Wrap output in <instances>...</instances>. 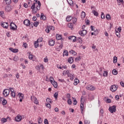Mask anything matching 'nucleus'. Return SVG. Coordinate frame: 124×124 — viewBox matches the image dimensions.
Returning <instances> with one entry per match:
<instances>
[{
  "label": "nucleus",
  "mask_w": 124,
  "mask_h": 124,
  "mask_svg": "<svg viewBox=\"0 0 124 124\" xmlns=\"http://www.w3.org/2000/svg\"><path fill=\"white\" fill-rule=\"evenodd\" d=\"M35 3H33L31 8L34 14L37 13V11L40 10V7L41 6V2L40 1L34 0Z\"/></svg>",
  "instance_id": "obj_1"
},
{
  "label": "nucleus",
  "mask_w": 124,
  "mask_h": 124,
  "mask_svg": "<svg viewBox=\"0 0 124 124\" xmlns=\"http://www.w3.org/2000/svg\"><path fill=\"white\" fill-rule=\"evenodd\" d=\"M50 82L51 83L52 85H53V87L54 88H58V83L57 82L54 81H53V80H54V78H53L52 77H50L49 78Z\"/></svg>",
  "instance_id": "obj_2"
},
{
  "label": "nucleus",
  "mask_w": 124,
  "mask_h": 124,
  "mask_svg": "<svg viewBox=\"0 0 124 124\" xmlns=\"http://www.w3.org/2000/svg\"><path fill=\"white\" fill-rule=\"evenodd\" d=\"M82 99L83 96L81 97L80 99V109L81 114H83V111H84V101H83Z\"/></svg>",
  "instance_id": "obj_3"
},
{
  "label": "nucleus",
  "mask_w": 124,
  "mask_h": 124,
  "mask_svg": "<svg viewBox=\"0 0 124 124\" xmlns=\"http://www.w3.org/2000/svg\"><path fill=\"white\" fill-rule=\"evenodd\" d=\"M116 108H117V107L114 105L111 107H110L108 108V110L109 111V112H110V113H114V112H116V111L117 110Z\"/></svg>",
  "instance_id": "obj_4"
},
{
  "label": "nucleus",
  "mask_w": 124,
  "mask_h": 124,
  "mask_svg": "<svg viewBox=\"0 0 124 124\" xmlns=\"http://www.w3.org/2000/svg\"><path fill=\"white\" fill-rule=\"evenodd\" d=\"M9 93H10V90L8 89H4L3 91V94L5 97L9 95Z\"/></svg>",
  "instance_id": "obj_5"
},
{
  "label": "nucleus",
  "mask_w": 124,
  "mask_h": 124,
  "mask_svg": "<svg viewBox=\"0 0 124 124\" xmlns=\"http://www.w3.org/2000/svg\"><path fill=\"white\" fill-rule=\"evenodd\" d=\"M12 9H13V8H12V6L10 5H8L5 7L6 12H11Z\"/></svg>",
  "instance_id": "obj_6"
},
{
  "label": "nucleus",
  "mask_w": 124,
  "mask_h": 124,
  "mask_svg": "<svg viewBox=\"0 0 124 124\" xmlns=\"http://www.w3.org/2000/svg\"><path fill=\"white\" fill-rule=\"evenodd\" d=\"M117 89H118V85H113L110 87V91L113 93L116 92V91H117Z\"/></svg>",
  "instance_id": "obj_7"
},
{
  "label": "nucleus",
  "mask_w": 124,
  "mask_h": 124,
  "mask_svg": "<svg viewBox=\"0 0 124 124\" xmlns=\"http://www.w3.org/2000/svg\"><path fill=\"white\" fill-rule=\"evenodd\" d=\"M55 42H56L55 41V40L52 39H49L48 40V45H49V46H54V45H55Z\"/></svg>",
  "instance_id": "obj_8"
},
{
  "label": "nucleus",
  "mask_w": 124,
  "mask_h": 124,
  "mask_svg": "<svg viewBox=\"0 0 124 124\" xmlns=\"http://www.w3.org/2000/svg\"><path fill=\"white\" fill-rule=\"evenodd\" d=\"M79 34L81 35V36H85L86 34H87V31L83 30L82 31H80L79 32Z\"/></svg>",
  "instance_id": "obj_9"
},
{
  "label": "nucleus",
  "mask_w": 124,
  "mask_h": 124,
  "mask_svg": "<svg viewBox=\"0 0 124 124\" xmlns=\"http://www.w3.org/2000/svg\"><path fill=\"white\" fill-rule=\"evenodd\" d=\"M22 116L20 115H17V116L15 118V121L16 122H21L22 121Z\"/></svg>",
  "instance_id": "obj_10"
},
{
  "label": "nucleus",
  "mask_w": 124,
  "mask_h": 124,
  "mask_svg": "<svg viewBox=\"0 0 124 124\" xmlns=\"http://www.w3.org/2000/svg\"><path fill=\"white\" fill-rule=\"evenodd\" d=\"M1 26L3 27L4 29H8V23L7 22H1Z\"/></svg>",
  "instance_id": "obj_11"
},
{
  "label": "nucleus",
  "mask_w": 124,
  "mask_h": 124,
  "mask_svg": "<svg viewBox=\"0 0 124 124\" xmlns=\"http://www.w3.org/2000/svg\"><path fill=\"white\" fill-rule=\"evenodd\" d=\"M23 24L25 25V26H27V27H29L31 24V21L29 19H25L23 21Z\"/></svg>",
  "instance_id": "obj_12"
},
{
  "label": "nucleus",
  "mask_w": 124,
  "mask_h": 124,
  "mask_svg": "<svg viewBox=\"0 0 124 124\" xmlns=\"http://www.w3.org/2000/svg\"><path fill=\"white\" fill-rule=\"evenodd\" d=\"M13 25L15 26L16 28L12 26V23H11L10 25V30H11L12 31H16V30H17V26L15 24V23H13Z\"/></svg>",
  "instance_id": "obj_13"
},
{
  "label": "nucleus",
  "mask_w": 124,
  "mask_h": 124,
  "mask_svg": "<svg viewBox=\"0 0 124 124\" xmlns=\"http://www.w3.org/2000/svg\"><path fill=\"white\" fill-rule=\"evenodd\" d=\"M87 90H88V91H94L95 90V88L92 85H88L86 87Z\"/></svg>",
  "instance_id": "obj_14"
},
{
  "label": "nucleus",
  "mask_w": 124,
  "mask_h": 124,
  "mask_svg": "<svg viewBox=\"0 0 124 124\" xmlns=\"http://www.w3.org/2000/svg\"><path fill=\"white\" fill-rule=\"evenodd\" d=\"M62 47H63V42H61V45L56 48V50L57 51H61V49H62Z\"/></svg>",
  "instance_id": "obj_15"
},
{
  "label": "nucleus",
  "mask_w": 124,
  "mask_h": 124,
  "mask_svg": "<svg viewBox=\"0 0 124 124\" xmlns=\"http://www.w3.org/2000/svg\"><path fill=\"white\" fill-rule=\"evenodd\" d=\"M68 39L69 40H71L73 41V42H76V37L74 36H69L68 37Z\"/></svg>",
  "instance_id": "obj_16"
},
{
  "label": "nucleus",
  "mask_w": 124,
  "mask_h": 124,
  "mask_svg": "<svg viewBox=\"0 0 124 124\" xmlns=\"http://www.w3.org/2000/svg\"><path fill=\"white\" fill-rule=\"evenodd\" d=\"M56 39L57 40H61L62 42H63L62 41L63 40V39L62 38V35L56 34Z\"/></svg>",
  "instance_id": "obj_17"
},
{
  "label": "nucleus",
  "mask_w": 124,
  "mask_h": 124,
  "mask_svg": "<svg viewBox=\"0 0 124 124\" xmlns=\"http://www.w3.org/2000/svg\"><path fill=\"white\" fill-rule=\"evenodd\" d=\"M10 51H11V52H13V53H17V52L19 51L18 49L17 48H13L12 47H10L9 48Z\"/></svg>",
  "instance_id": "obj_18"
},
{
  "label": "nucleus",
  "mask_w": 124,
  "mask_h": 124,
  "mask_svg": "<svg viewBox=\"0 0 124 124\" xmlns=\"http://www.w3.org/2000/svg\"><path fill=\"white\" fill-rule=\"evenodd\" d=\"M40 19L41 20H43V21H45L46 20V16H44L43 13L41 14Z\"/></svg>",
  "instance_id": "obj_19"
},
{
  "label": "nucleus",
  "mask_w": 124,
  "mask_h": 124,
  "mask_svg": "<svg viewBox=\"0 0 124 124\" xmlns=\"http://www.w3.org/2000/svg\"><path fill=\"white\" fill-rule=\"evenodd\" d=\"M33 99L34 100V103L35 104H38V103H39L38 100H37V98H36V97L33 96Z\"/></svg>",
  "instance_id": "obj_20"
},
{
  "label": "nucleus",
  "mask_w": 124,
  "mask_h": 124,
  "mask_svg": "<svg viewBox=\"0 0 124 124\" xmlns=\"http://www.w3.org/2000/svg\"><path fill=\"white\" fill-rule=\"evenodd\" d=\"M68 3L71 6H73L74 4H73V1L72 0H67Z\"/></svg>",
  "instance_id": "obj_21"
},
{
  "label": "nucleus",
  "mask_w": 124,
  "mask_h": 124,
  "mask_svg": "<svg viewBox=\"0 0 124 124\" xmlns=\"http://www.w3.org/2000/svg\"><path fill=\"white\" fill-rule=\"evenodd\" d=\"M86 17V13H85L84 11H82L81 14V19H84Z\"/></svg>",
  "instance_id": "obj_22"
},
{
  "label": "nucleus",
  "mask_w": 124,
  "mask_h": 124,
  "mask_svg": "<svg viewBox=\"0 0 124 124\" xmlns=\"http://www.w3.org/2000/svg\"><path fill=\"white\" fill-rule=\"evenodd\" d=\"M72 17L71 16H68L66 18V20L67 21V22H70V21H71V20H72Z\"/></svg>",
  "instance_id": "obj_23"
},
{
  "label": "nucleus",
  "mask_w": 124,
  "mask_h": 124,
  "mask_svg": "<svg viewBox=\"0 0 124 124\" xmlns=\"http://www.w3.org/2000/svg\"><path fill=\"white\" fill-rule=\"evenodd\" d=\"M4 3H6V4H10L11 3V0H3Z\"/></svg>",
  "instance_id": "obj_24"
},
{
  "label": "nucleus",
  "mask_w": 124,
  "mask_h": 124,
  "mask_svg": "<svg viewBox=\"0 0 124 124\" xmlns=\"http://www.w3.org/2000/svg\"><path fill=\"white\" fill-rule=\"evenodd\" d=\"M78 83H79V79H77V78H76L75 79V82L74 83V85L76 86L78 85Z\"/></svg>",
  "instance_id": "obj_25"
},
{
  "label": "nucleus",
  "mask_w": 124,
  "mask_h": 124,
  "mask_svg": "<svg viewBox=\"0 0 124 124\" xmlns=\"http://www.w3.org/2000/svg\"><path fill=\"white\" fill-rule=\"evenodd\" d=\"M77 41L78 42V43H80V44H82V43L83 42V40H82L81 37H78L77 39Z\"/></svg>",
  "instance_id": "obj_26"
},
{
  "label": "nucleus",
  "mask_w": 124,
  "mask_h": 124,
  "mask_svg": "<svg viewBox=\"0 0 124 124\" xmlns=\"http://www.w3.org/2000/svg\"><path fill=\"white\" fill-rule=\"evenodd\" d=\"M69 52L70 54H72L74 56H76V55H77V53L73 50L69 51Z\"/></svg>",
  "instance_id": "obj_27"
},
{
  "label": "nucleus",
  "mask_w": 124,
  "mask_h": 124,
  "mask_svg": "<svg viewBox=\"0 0 124 124\" xmlns=\"http://www.w3.org/2000/svg\"><path fill=\"white\" fill-rule=\"evenodd\" d=\"M73 98V104H74V105H76L77 104V100H76V98H74V97H72Z\"/></svg>",
  "instance_id": "obj_28"
},
{
  "label": "nucleus",
  "mask_w": 124,
  "mask_h": 124,
  "mask_svg": "<svg viewBox=\"0 0 124 124\" xmlns=\"http://www.w3.org/2000/svg\"><path fill=\"white\" fill-rule=\"evenodd\" d=\"M68 62H69V63H72V62H73V58H72V57H70L68 60Z\"/></svg>",
  "instance_id": "obj_29"
},
{
  "label": "nucleus",
  "mask_w": 124,
  "mask_h": 124,
  "mask_svg": "<svg viewBox=\"0 0 124 124\" xmlns=\"http://www.w3.org/2000/svg\"><path fill=\"white\" fill-rule=\"evenodd\" d=\"M92 13H93V15L94 16H98V13L96 12L95 10H93Z\"/></svg>",
  "instance_id": "obj_30"
},
{
  "label": "nucleus",
  "mask_w": 124,
  "mask_h": 124,
  "mask_svg": "<svg viewBox=\"0 0 124 124\" xmlns=\"http://www.w3.org/2000/svg\"><path fill=\"white\" fill-rule=\"evenodd\" d=\"M16 94V92H14V91H13L11 93V96H12V97H13L14 98V97H15Z\"/></svg>",
  "instance_id": "obj_31"
},
{
  "label": "nucleus",
  "mask_w": 124,
  "mask_h": 124,
  "mask_svg": "<svg viewBox=\"0 0 124 124\" xmlns=\"http://www.w3.org/2000/svg\"><path fill=\"white\" fill-rule=\"evenodd\" d=\"M112 74L113 75H117L118 74V71L116 70V69H114L112 70Z\"/></svg>",
  "instance_id": "obj_32"
},
{
  "label": "nucleus",
  "mask_w": 124,
  "mask_h": 124,
  "mask_svg": "<svg viewBox=\"0 0 124 124\" xmlns=\"http://www.w3.org/2000/svg\"><path fill=\"white\" fill-rule=\"evenodd\" d=\"M31 54V52L29 53V60H32V59H33V55Z\"/></svg>",
  "instance_id": "obj_33"
},
{
  "label": "nucleus",
  "mask_w": 124,
  "mask_h": 124,
  "mask_svg": "<svg viewBox=\"0 0 124 124\" xmlns=\"http://www.w3.org/2000/svg\"><path fill=\"white\" fill-rule=\"evenodd\" d=\"M72 21L73 24H75L77 22V18L76 17H74L72 18Z\"/></svg>",
  "instance_id": "obj_34"
},
{
  "label": "nucleus",
  "mask_w": 124,
  "mask_h": 124,
  "mask_svg": "<svg viewBox=\"0 0 124 124\" xmlns=\"http://www.w3.org/2000/svg\"><path fill=\"white\" fill-rule=\"evenodd\" d=\"M118 61V58L116 56H115L113 58V63H117V62Z\"/></svg>",
  "instance_id": "obj_35"
},
{
  "label": "nucleus",
  "mask_w": 124,
  "mask_h": 124,
  "mask_svg": "<svg viewBox=\"0 0 124 124\" xmlns=\"http://www.w3.org/2000/svg\"><path fill=\"white\" fill-rule=\"evenodd\" d=\"M18 95H19L20 99L24 98V94L19 93H18Z\"/></svg>",
  "instance_id": "obj_36"
},
{
  "label": "nucleus",
  "mask_w": 124,
  "mask_h": 124,
  "mask_svg": "<svg viewBox=\"0 0 124 124\" xmlns=\"http://www.w3.org/2000/svg\"><path fill=\"white\" fill-rule=\"evenodd\" d=\"M2 103L3 105H6V104L7 103V101H6L5 99H4L2 101Z\"/></svg>",
  "instance_id": "obj_37"
},
{
  "label": "nucleus",
  "mask_w": 124,
  "mask_h": 124,
  "mask_svg": "<svg viewBox=\"0 0 124 124\" xmlns=\"http://www.w3.org/2000/svg\"><path fill=\"white\" fill-rule=\"evenodd\" d=\"M1 123H2L3 124H4V123H6L7 121V119L6 118H3L1 119Z\"/></svg>",
  "instance_id": "obj_38"
},
{
  "label": "nucleus",
  "mask_w": 124,
  "mask_h": 124,
  "mask_svg": "<svg viewBox=\"0 0 124 124\" xmlns=\"http://www.w3.org/2000/svg\"><path fill=\"white\" fill-rule=\"evenodd\" d=\"M104 77H107L108 76V72L105 71L103 74Z\"/></svg>",
  "instance_id": "obj_39"
},
{
  "label": "nucleus",
  "mask_w": 124,
  "mask_h": 124,
  "mask_svg": "<svg viewBox=\"0 0 124 124\" xmlns=\"http://www.w3.org/2000/svg\"><path fill=\"white\" fill-rule=\"evenodd\" d=\"M63 56H68V51L67 50H65L63 53Z\"/></svg>",
  "instance_id": "obj_40"
},
{
  "label": "nucleus",
  "mask_w": 124,
  "mask_h": 124,
  "mask_svg": "<svg viewBox=\"0 0 124 124\" xmlns=\"http://www.w3.org/2000/svg\"><path fill=\"white\" fill-rule=\"evenodd\" d=\"M42 40H43V38L40 37L36 41L37 42L39 43V42H42Z\"/></svg>",
  "instance_id": "obj_41"
},
{
  "label": "nucleus",
  "mask_w": 124,
  "mask_h": 124,
  "mask_svg": "<svg viewBox=\"0 0 124 124\" xmlns=\"http://www.w3.org/2000/svg\"><path fill=\"white\" fill-rule=\"evenodd\" d=\"M39 46V45L38 44V42L35 41L34 42V46L35 48H37Z\"/></svg>",
  "instance_id": "obj_42"
},
{
  "label": "nucleus",
  "mask_w": 124,
  "mask_h": 124,
  "mask_svg": "<svg viewBox=\"0 0 124 124\" xmlns=\"http://www.w3.org/2000/svg\"><path fill=\"white\" fill-rule=\"evenodd\" d=\"M75 78V77L74 76V75H72L70 76V79L71 80V81H73Z\"/></svg>",
  "instance_id": "obj_43"
},
{
  "label": "nucleus",
  "mask_w": 124,
  "mask_h": 124,
  "mask_svg": "<svg viewBox=\"0 0 124 124\" xmlns=\"http://www.w3.org/2000/svg\"><path fill=\"white\" fill-rule=\"evenodd\" d=\"M67 103L69 105H71L72 104V101H71V99H68L67 100Z\"/></svg>",
  "instance_id": "obj_44"
},
{
  "label": "nucleus",
  "mask_w": 124,
  "mask_h": 124,
  "mask_svg": "<svg viewBox=\"0 0 124 124\" xmlns=\"http://www.w3.org/2000/svg\"><path fill=\"white\" fill-rule=\"evenodd\" d=\"M81 60V56H78L75 58V62H78V61Z\"/></svg>",
  "instance_id": "obj_45"
},
{
  "label": "nucleus",
  "mask_w": 124,
  "mask_h": 124,
  "mask_svg": "<svg viewBox=\"0 0 124 124\" xmlns=\"http://www.w3.org/2000/svg\"><path fill=\"white\" fill-rule=\"evenodd\" d=\"M58 95H59V93H58V92H56L54 94V97L57 99V98H58Z\"/></svg>",
  "instance_id": "obj_46"
},
{
  "label": "nucleus",
  "mask_w": 124,
  "mask_h": 124,
  "mask_svg": "<svg viewBox=\"0 0 124 124\" xmlns=\"http://www.w3.org/2000/svg\"><path fill=\"white\" fill-rule=\"evenodd\" d=\"M46 102H50V103H52L53 102V101L50 99V98H47L46 99Z\"/></svg>",
  "instance_id": "obj_47"
},
{
  "label": "nucleus",
  "mask_w": 124,
  "mask_h": 124,
  "mask_svg": "<svg viewBox=\"0 0 124 124\" xmlns=\"http://www.w3.org/2000/svg\"><path fill=\"white\" fill-rule=\"evenodd\" d=\"M106 18L107 20H111V16L110 15H107L106 16Z\"/></svg>",
  "instance_id": "obj_48"
},
{
  "label": "nucleus",
  "mask_w": 124,
  "mask_h": 124,
  "mask_svg": "<svg viewBox=\"0 0 124 124\" xmlns=\"http://www.w3.org/2000/svg\"><path fill=\"white\" fill-rule=\"evenodd\" d=\"M38 124H42V119H41V118L39 117L38 119Z\"/></svg>",
  "instance_id": "obj_49"
},
{
  "label": "nucleus",
  "mask_w": 124,
  "mask_h": 124,
  "mask_svg": "<svg viewBox=\"0 0 124 124\" xmlns=\"http://www.w3.org/2000/svg\"><path fill=\"white\" fill-rule=\"evenodd\" d=\"M38 25H39V22L36 21V22H34V26L35 27H37L38 26Z\"/></svg>",
  "instance_id": "obj_50"
},
{
  "label": "nucleus",
  "mask_w": 124,
  "mask_h": 124,
  "mask_svg": "<svg viewBox=\"0 0 124 124\" xmlns=\"http://www.w3.org/2000/svg\"><path fill=\"white\" fill-rule=\"evenodd\" d=\"M45 31H46L47 33H49L50 32V28H49V26H48V28H46L45 30Z\"/></svg>",
  "instance_id": "obj_51"
},
{
  "label": "nucleus",
  "mask_w": 124,
  "mask_h": 124,
  "mask_svg": "<svg viewBox=\"0 0 124 124\" xmlns=\"http://www.w3.org/2000/svg\"><path fill=\"white\" fill-rule=\"evenodd\" d=\"M23 47L24 48H27L28 47V44L26 43H23Z\"/></svg>",
  "instance_id": "obj_52"
},
{
  "label": "nucleus",
  "mask_w": 124,
  "mask_h": 124,
  "mask_svg": "<svg viewBox=\"0 0 124 124\" xmlns=\"http://www.w3.org/2000/svg\"><path fill=\"white\" fill-rule=\"evenodd\" d=\"M101 18L102 19H105V15L103 13H102V14L101 15Z\"/></svg>",
  "instance_id": "obj_53"
},
{
  "label": "nucleus",
  "mask_w": 124,
  "mask_h": 124,
  "mask_svg": "<svg viewBox=\"0 0 124 124\" xmlns=\"http://www.w3.org/2000/svg\"><path fill=\"white\" fill-rule=\"evenodd\" d=\"M13 61H14L15 62H17L18 61V57L15 56L13 58Z\"/></svg>",
  "instance_id": "obj_54"
},
{
  "label": "nucleus",
  "mask_w": 124,
  "mask_h": 124,
  "mask_svg": "<svg viewBox=\"0 0 124 124\" xmlns=\"http://www.w3.org/2000/svg\"><path fill=\"white\" fill-rule=\"evenodd\" d=\"M58 81H59V82H61L62 83H65V81L63 79H59Z\"/></svg>",
  "instance_id": "obj_55"
},
{
  "label": "nucleus",
  "mask_w": 124,
  "mask_h": 124,
  "mask_svg": "<svg viewBox=\"0 0 124 124\" xmlns=\"http://www.w3.org/2000/svg\"><path fill=\"white\" fill-rule=\"evenodd\" d=\"M40 68H41L42 70H44V67L43 66V64H41L40 66V67H38L39 69H40Z\"/></svg>",
  "instance_id": "obj_56"
},
{
  "label": "nucleus",
  "mask_w": 124,
  "mask_h": 124,
  "mask_svg": "<svg viewBox=\"0 0 124 124\" xmlns=\"http://www.w3.org/2000/svg\"><path fill=\"white\" fill-rule=\"evenodd\" d=\"M3 14H4V12L3 11H0V16L1 17H3Z\"/></svg>",
  "instance_id": "obj_57"
},
{
  "label": "nucleus",
  "mask_w": 124,
  "mask_h": 124,
  "mask_svg": "<svg viewBox=\"0 0 124 124\" xmlns=\"http://www.w3.org/2000/svg\"><path fill=\"white\" fill-rule=\"evenodd\" d=\"M115 99L117 101L119 100V99H120V96H119L118 95H115Z\"/></svg>",
  "instance_id": "obj_58"
},
{
  "label": "nucleus",
  "mask_w": 124,
  "mask_h": 124,
  "mask_svg": "<svg viewBox=\"0 0 124 124\" xmlns=\"http://www.w3.org/2000/svg\"><path fill=\"white\" fill-rule=\"evenodd\" d=\"M90 124V121L85 120L84 124Z\"/></svg>",
  "instance_id": "obj_59"
},
{
  "label": "nucleus",
  "mask_w": 124,
  "mask_h": 124,
  "mask_svg": "<svg viewBox=\"0 0 124 124\" xmlns=\"http://www.w3.org/2000/svg\"><path fill=\"white\" fill-rule=\"evenodd\" d=\"M16 77L17 79H19L20 75H19L18 73H17V74L16 75Z\"/></svg>",
  "instance_id": "obj_60"
},
{
  "label": "nucleus",
  "mask_w": 124,
  "mask_h": 124,
  "mask_svg": "<svg viewBox=\"0 0 124 124\" xmlns=\"http://www.w3.org/2000/svg\"><path fill=\"white\" fill-rule=\"evenodd\" d=\"M46 106L47 108H49V109H51V105L50 104H47Z\"/></svg>",
  "instance_id": "obj_61"
},
{
  "label": "nucleus",
  "mask_w": 124,
  "mask_h": 124,
  "mask_svg": "<svg viewBox=\"0 0 124 124\" xmlns=\"http://www.w3.org/2000/svg\"><path fill=\"white\" fill-rule=\"evenodd\" d=\"M45 124H49V122H48V120L45 119L44 121Z\"/></svg>",
  "instance_id": "obj_62"
},
{
  "label": "nucleus",
  "mask_w": 124,
  "mask_h": 124,
  "mask_svg": "<svg viewBox=\"0 0 124 124\" xmlns=\"http://www.w3.org/2000/svg\"><path fill=\"white\" fill-rule=\"evenodd\" d=\"M68 26L69 28H72L73 27L72 23H69L68 24Z\"/></svg>",
  "instance_id": "obj_63"
},
{
  "label": "nucleus",
  "mask_w": 124,
  "mask_h": 124,
  "mask_svg": "<svg viewBox=\"0 0 124 124\" xmlns=\"http://www.w3.org/2000/svg\"><path fill=\"white\" fill-rule=\"evenodd\" d=\"M120 85L124 88V83L123 81L120 82Z\"/></svg>",
  "instance_id": "obj_64"
}]
</instances>
